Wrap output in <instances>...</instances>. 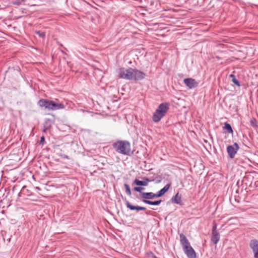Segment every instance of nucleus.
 Wrapping results in <instances>:
<instances>
[{
  "label": "nucleus",
  "instance_id": "25",
  "mask_svg": "<svg viewBox=\"0 0 258 258\" xmlns=\"http://www.w3.org/2000/svg\"><path fill=\"white\" fill-rule=\"evenodd\" d=\"M45 141V138L43 136H42L40 139V144H43Z\"/></svg>",
  "mask_w": 258,
  "mask_h": 258
},
{
  "label": "nucleus",
  "instance_id": "3",
  "mask_svg": "<svg viewBox=\"0 0 258 258\" xmlns=\"http://www.w3.org/2000/svg\"><path fill=\"white\" fill-rule=\"evenodd\" d=\"M179 237L180 244L187 257L188 258H197L196 253L190 245L186 237L183 233L180 234Z\"/></svg>",
  "mask_w": 258,
  "mask_h": 258
},
{
  "label": "nucleus",
  "instance_id": "16",
  "mask_svg": "<svg viewBox=\"0 0 258 258\" xmlns=\"http://www.w3.org/2000/svg\"><path fill=\"white\" fill-rule=\"evenodd\" d=\"M134 184L138 186H147L148 183L145 181H141L137 179H135L134 181Z\"/></svg>",
  "mask_w": 258,
  "mask_h": 258
},
{
  "label": "nucleus",
  "instance_id": "7",
  "mask_svg": "<svg viewBox=\"0 0 258 258\" xmlns=\"http://www.w3.org/2000/svg\"><path fill=\"white\" fill-rule=\"evenodd\" d=\"M184 83L189 89H194L198 86V83L194 79L186 78L183 80Z\"/></svg>",
  "mask_w": 258,
  "mask_h": 258
},
{
  "label": "nucleus",
  "instance_id": "15",
  "mask_svg": "<svg viewBox=\"0 0 258 258\" xmlns=\"http://www.w3.org/2000/svg\"><path fill=\"white\" fill-rule=\"evenodd\" d=\"M143 202L150 205L157 206L161 204V203L162 202V200H160L156 201H151L149 200H143Z\"/></svg>",
  "mask_w": 258,
  "mask_h": 258
},
{
  "label": "nucleus",
  "instance_id": "17",
  "mask_svg": "<svg viewBox=\"0 0 258 258\" xmlns=\"http://www.w3.org/2000/svg\"><path fill=\"white\" fill-rule=\"evenodd\" d=\"M223 129L226 130L229 134H232L233 132L231 125L227 122L225 123Z\"/></svg>",
  "mask_w": 258,
  "mask_h": 258
},
{
  "label": "nucleus",
  "instance_id": "6",
  "mask_svg": "<svg viewBox=\"0 0 258 258\" xmlns=\"http://www.w3.org/2000/svg\"><path fill=\"white\" fill-rule=\"evenodd\" d=\"M51 103L52 100L42 99L39 100L38 104L41 107H44L49 110H52Z\"/></svg>",
  "mask_w": 258,
  "mask_h": 258
},
{
  "label": "nucleus",
  "instance_id": "26",
  "mask_svg": "<svg viewBox=\"0 0 258 258\" xmlns=\"http://www.w3.org/2000/svg\"><path fill=\"white\" fill-rule=\"evenodd\" d=\"M253 254L254 258H258V250L256 251V252H254Z\"/></svg>",
  "mask_w": 258,
  "mask_h": 258
},
{
  "label": "nucleus",
  "instance_id": "11",
  "mask_svg": "<svg viewBox=\"0 0 258 258\" xmlns=\"http://www.w3.org/2000/svg\"><path fill=\"white\" fill-rule=\"evenodd\" d=\"M171 183H169L166 184L162 189L160 190L156 194L157 198H159L162 196L165 192H166L170 187L171 186Z\"/></svg>",
  "mask_w": 258,
  "mask_h": 258
},
{
  "label": "nucleus",
  "instance_id": "2",
  "mask_svg": "<svg viewBox=\"0 0 258 258\" xmlns=\"http://www.w3.org/2000/svg\"><path fill=\"white\" fill-rule=\"evenodd\" d=\"M115 151L119 154L130 156L133 152L131 151V144L126 141H118L112 145Z\"/></svg>",
  "mask_w": 258,
  "mask_h": 258
},
{
  "label": "nucleus",
  "instance_id": "28",
  "mask_svg": "<svg viewBox=\"0 0 258 258\" xmlns=\"http://www.w3.org/2000/svg\"><path fill=\"white\" fill-rule=\"evenodd\" d=\"M151 254L152 255L153 258H158L156 255H155L152 252H151Z\"/></svg>",
  "mask_w": 258,
  "mask_h": 258
},
{
  "label": "nucleus",
  "instance_id": "4",
  "mask_svg": "<svg viewBox=\"0 0 258 258\" xmlns=\"http://www.w3.org/2000/svg\"><path fill=\"white\" fill-rule=\"evenodd\" d=\"M170 104L168 102L161 103L156 109L152 116V120L154 122H158L165 116L169 109Z\"/></svg>",
  "mask_w": 258,
  "mask_h": 258
},
{
  "label": "nucleus",
  "instance_id": "29",
  "mask_svg": "<svg viewBox=\"0 0 258 258\" xmlns=\"http://www.w3.org/2000/svg\"><path fill=\"white\" fill-rule=\"evenodd\" d=\"M161 182V180H157V181H156V182H157V183H159V182Z\"/></svg>",
  "mask_w": 258,
  "mask_h": 258
},
{
  "label": "nucleus",
  "instance_id": "20",
  "mask_svg": "<svg viewBox=\"0 0 258 258\" xmlns=\"http://www.w3.org/2000/svg\"><path fill=\"white\" fill-rule=\"evenodd\" d=\"M250 125L252 126V127H256L257 126V124H256V119L253 118L252 119H251L250 121Z\"/></svg>",
  "mask_w": 258,
  "mask_h": 258
},
{
  "label": "nucleus",
  "instance_id": "22",
  "mask_svg": "<svg viewBox=\"0 0 258 258\" xmlns=\"http://www.w3.org/2000/svg\"><path fill=\"white\" fill-rule=\"evenodd\" d=\"M144 189H145V188H144V187H134V190L135 191H137V192H140V193H141V194L142 193H143V192H142V191L143 190H144Z\"/></svg>",
  "mask_w": 258,
  "mask_h": 258
},
{
  "label": "nucleus",
  "instance_id": "10",
  "mask_svg": "<svg viewBox=\"0 0 258 258\" xmlns=\"http://www.w3.org/2000/svg\"><path fill=\"white\" fill-rule=\"evenodd\" d=\"M125 205L126 207L131 210H145L146 208L144 207H140L138 206H134L131 204V203L127 201H125Z\"/></svg>",
  "mask_w": 258,
  "mask_h": 258
},
{
  "label": "nucleus",
  "instance_id": "19",
  "mask_svg": "<svg viewBox=\"0 0 258 258\" xmlns=\"http://www.w3.org/2000/svg\"><path fill=\"white\" fill-rule=\"evenodd\" d=\"M124 186L125 187V192L126 194L128 195V196H131L132 195V192H131V189H130V186L126 184V183H124Z\"/></svg>",
  "mask_w": 258,
  "mask_h": 258
},
{
  "label": "nucleus",
  "instance_id": "14",
  "mask_svg": "<svg viewBox=\"0 0 258 258\" xmlns=\"http://www.w3.org/2000/svg\"><path fill=\"white\" fill-rule=\"evenodd\" d=\"M171 201L174 203L180 205L181 197L178 193H177L174 197L172 198Z\"/></svg>",
  "mask_w": 258,
  "mask_h": 258
},
{
  "label": "nucleus",
  "instance_id": "21",
  "mask_svg": "<svg viewBox=\"0 0 258 258\" xmlns=\"http://www.w3.org/2000/svg\"><path fill=\"white\" fill-rule=\"evenodd\" d=\"M35 33L41 38H44L45 36V33L41 31H36Z\"/></svg>",
  "mask_w": 258,
  "mask_h": 258
},
{
  "label": "nucleus",
  "instance_id": "1",
  "mask_svg": "<svg viewBox=\"0 0 258 258\" xmlns=\"http://www.w3.org/2000/svg\"><path fill=\"white\" fill-rule=\"evenodd\" d=\"M117 76L126 80L140 81L145 78L146 75L143 72L132 68H120L117 71Z\"/></svg>",
  "mask_w": 258,
  "mask_h": 258
},
{
  "label": "nucleus",
  "instance_id": "23",
  "mask_svg": "<svg viewBox=\"0 0 258 258\" xmlns=\"http://www.w3.org/2000/svg\"><path fill=\"white\" fill-rule=\"evenodd\" d=\"M212 232H218L217 229V224L216 223H214L212 229Z\"/></svg>",
  "mask_w": 258,
  "mask_h": 258
},
{
  "label": "nucleus",
  "instance_id": "13",
  "mask_svg": "<svg viewBox=\"0 0 258 258\" xmlns=\"http://www.w3.org/2000/svg\"><path fill=\"white\" fill-rule=\"evenodd\" d=\"M51 105L52 110L61 109L65 107V106L63 104L61 103H58L54 101H52Z\"/></svg>",
  "mask_w": 258,
  "mask_h": 258
},
{
  "label": "nucleus",
  "instance_id": "24",
  "mask_svg": "<svg viewBox=\"0 0 258 258\" xmlns=\"http://www.w3.org/2000/svg\"><path fill=\"white\" fill-rule=\"evenodd\" d=\"M13 4L19 6L20 5L21 3L19 0H16V1L13 2Z\"/></svg>",
  "mask_w": 258,
  "mask_h": 258
},
{
  "label": "nucleus",
  "instance_id": "8",
  "mask_svg": "<svg viewBox=\"0 0 258 258\" xmlns=\"http://www.w3.org/2000/svg\"><path fill=\"white\" fill-rule=\"evenodd\" d=\"M220 238V235L219 232H212L211 241L215 245H216L219 242Z\"/></svg>",
  "mask_w": 258,
  "mask_h": 258
},
{
  "label": "nucleus",
  "instance_id": "9",
  "mask_svg": "<svg viewBox=\"0 0 258 258\" xmlns=\"http://www.w3.org/2000/svg\"><path fill=\"white\" fill-rule=\"evenodd\" d=\"M249 247L252 249L253 253L258 250V240L253 239L249 241Z\"/></svg>",
  "mask_w": 258,
  "mask_h": 258
},
{
  "label": "nucleus",
  "instance_id": "5",
  "mask_svg": "<svg viewBox=\"0 0 258 258\" xmlns=\"http://www.w3.org/2000/svg\"><path fill=\"white\" fill-rule=\"evenodd\" d=\"M239 149V146L236 143H234L233 145L228 146L227 147V151L229 157L231 159L234 158Z\"/></svg>",
  "mask_w": 258,
  "mask_h": 258
},
{
  "label": "nucleus",
  "instance_id": "27",
  "mask_svg": "<svg viewBox=\"0 0 258 258\" xmlns=\"http://www.w3.org/2000/svg\"><path fill=\"white\" fill-rule=\"evenodd\" d=\"M143 179H144V181H146L147 183H148V182L151 181V180L149 178H148L147 177H144L143 178Z\"/></svg>",
  "mask_w": 258,
  "mask_h": 258
},
{
  "label": "nucleus",
  "instance_id": "18",
  "mask_svg": "<svg viewBox=\"0 0 258 258\" xmlns=\"http://www.w3.org/2000/svg\"><path fill=\"white\" fill-rule=\"evenodd\" d=\"M229 77L230 78H231V80H232V82L235 84L238 87H240V82L238 80H237L236 78V77L233 74H231L230 76H229Z\"/></svg>",
  "mask_w": 258,
  "mask_h": 258
},
{
  "label": "nucleus",
  "instance_id": "12",
  "mask_svg": "<svg viewBox=\"0 0 258 258\" xmlns=\"http://www.w3.org/2000/svg\"><path fill=\"white\" fill-rule=\"evenodd\" d=\"M141 197L144 199L143 200H146L148 199H153L155 198H157L156 196V194H154L152 192H143L141 195Z\"/></svg>",
  "mask_w": 258,
  "mask_h": 258
}]
</instances>
